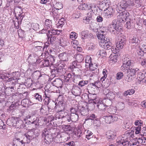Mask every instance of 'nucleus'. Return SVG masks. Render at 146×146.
Returning a JSON list of instances; mask_svg holds the SVG:
<instances>
[{
  "label": "nucleus",
  "mask_w": 146,
  "mask_h": 146,
  "mask_svg": "<svg viewBox=\"0 0 146 146\" xmlns=\"http://www.w3.org/2000/svg\"><path fill=\"white\" fill-rule=\"evenodd\" d=\"M59 42L60 46H64L66 45V41H65L64 39L62 37H61L60 38Z\"/></svg>",
  "instance_id": "13d9d810"
},
{
  "label": "nucleus",
  "mask_w": 146,
  "mask_h": 146,
  "mask_svg": "<svg viewBox=\"0 0 146 146\" xmlns=\"http://www.w3.org/2000/svg\"><path fill=\"white\" fill-rule=\"evenodd\" d=\"M78 34L75 32H72L70 34V38H72V40L76 38Z\"/></svg>",
  "instance_id": "5fc2aeb1"
},
{
  "label": "nucleus",
  "mask_w": 146,
  "mask_h": 146,
  "mask_svg": "<svg viewBox=\"0 0 146 146\" xmlns=\"http://www.w3.org/2000/svg\"><path fill=\"white\" fill-rule=\"evenodd\" d=\"M132 62V61L127 58H124L123 60V62L126 66L127 68H130V66L133 64Z\"/></svg>",
  "instance_id": "412c9836"
},
{
  "label": "nucleus",
  "mask_w": 146,
  "mask_h": 146,
  "mask_svg": "<svg viewBox=\"0 0 146 146\" xmlns=\"http://www.w3.org/2000/svg\"><path fill=\"white\" fill-rule=\"evenodd\" d=\"M123 76V74L122 72H118L116 76V79L120 80L121 79Z\"/></svg>",
  "instance_id": "0e129e2a"
},
{
  "label": "nucleus",
  "mask_w": 146,
  "mask_h": 146,
  "mask_svg": "<svg viewBox=\"0 0 146 146\" xmlns=\"http://www.w3.org/2000/svg\"><path fill=\"white\" fill-rule=\"evenodd\" d=\"M49 62L51 65H52L55 62V59L54 56L50 55L46 58Z\"/></svg>",
  "instance_id": "ea45409f"
},
{
  "label": "nucleus",
  "mask_w": 146,
  "mask_h": 146,
  "mask_svg": "<svg viewBox=\"0 0 146 146\" xmlns=\"http://www.w3.org/2000/svg\"><path fill=\"white\" fill-rule=\"evenodd\" d=\"M58 57L61 61L66 62L68 61L70 58H73V57L69 53L66 52L60 54L58 55Z\"/></svg>",
  "instance_id": "0eeeda50"
},
{
  "label": "nucleus",
  "mask_w": 146,
  "mask_h": 146,
  "mask_svg": "<svg viewBox=\"0 0 146 146\" xmlns=\"http://www.w3.org/2000/svg\"><path fill=\"white\" fill-rule=\"evenodd\" d=\"M74 90L73 91V92H74V95L76 96H79L80 95V92L79 90V89L78 87H76L74 89Z\"/></svg>",
  "instance_id": "e2e57ef3"
},
{
  "label": "nucleus",
  "mask_w": 146,
  "mask_h": 146,
  "mask_svg": "<svg viewBox=\"0 0 146 146\" xmlns=\"http://www.w3.org/2000/svg\"><path fill=\"white\" fill-rule=\"evenodd\" d=\"M51 21L49 19H46L45 22V26L48 29L49 28H50V26H51Z\"/></svg>",
  "instance_id": "de8ad7c7"
},
{
  "label": "nucleus",
  "mask_w": 146,
  "mask_h": 146,
  "mask_svg": "<svg viewBox=\"0 0 146 146\" xmlns=\"http://www.w3.org/2000/svg\"><path fill=\"white\" fill-rule=\"evenodd\" d=\"M117 19L118 21L119 22L121 23L122 22H124L125 20V18L123 17L122 14L120 13L119 15L117 16Z\"/></svg>",
  "instance_id": "09e8293b"
},
{
  "label": "nucleus",
  "mask_w": 146,
  "mask_h": 146,
  "mask_svg": "<svg viewBox=\"0 0 146 146\" xmlns=\"http://www.w3.org/2000/svg\"><path fill=\"white\" fill-rule=\"evenodd\" d=\"M135 77L132 76L131 75L127 74L126 79L128 82H130L133 80L134 79Z\"/></svg>",
  "instance_id": "6e6d98bb"
},
{
  "label": "nucleus",
  "mask_w": 146,
  "mask_h": 146,
  "mask_svg": "<svg viewBox=\"0 0 146 146\" xmlns=\"http://www.w3.org/2000/svg\"><path fill=\"white\" fill-rule=\"evenodd\" d=\"M106 10H104L105 12V15H107V14H108L109 13H112L114 12L113 10V8L112 7H110L109 6L106 8Z\"/></svg>",
  "instance_id": "473e14b6"
},
{
  "label": "nucleus",
  "mask_w": 146,
  "mask_h": 146,
  "mask_svg": "<svg viewBox=\"0 0 146 146\" xmlns=\"http://www.w3.org/2000/svg\"><path fill=\"white\" fill-rule=\"evenodd\" d=\"M141 0H127V2L130 6H134L137 7H139L141 5Z\"/></svg>",
  "instance_id": "9b49d317"
},
{
  "label": "nucleus",
  "mask_w": 146,
  "mask_h": 146,
  "mask_svg": "<svg viewBox=\"0 0 146 146\" xmlns=\"http://www.w3.org/2000/svg\"><path fill=\"white\" fill-rule=\"evenodd\" d=\"M97 54L98 55H100L102 57H105L106 55V50L103 49L99 50L97 52Z\"/></svg>",
  "instance_id": "58836bf2"
},
{
  "label": "nucleus",
  "mask_w": 146,
  "mask_h": 146,
  "mask_svg": "<svg viewBox=\"0 0 146 146\" xmlns=\"http://www.w3.org/2000/svg\"><path fill=\"white\" fill-rule=\"evenodd\" d=\"M55 8L56 9L59 10L62 8L63 7L62 3L60 2H57L55 5Z\"/></svg>",
  "instance_id": "052dcab7"
},
{
  "label": "nucleus",
  "mask_w": 146,
  "mask_h": 146,
  "mask_svg": "<svg viewBox=\"0 0 146 146\" xmlns=\"http://www.w3.org/2000/svg\"><path fill=\"white\" fill-rule=\"evenodd\" d=\"M31 27L35 30H37L39 29V25L38 23H33L31 24Z\"/></svg>",
  "instance_id": "864d4df0"
},
{
  "label": "nucleus",
  "mask_w": 146,
  "mask_h": 146,
  "mask_svg": "<svg viewBox=\"0 0 146 146\" xmlns=\"http://www.w3.org/2000/svg\"><path fill=\"white\" fill-rule=\"evenodd\" d=\"M79 114L80 113L83 116L87 115L88 113V109L83 107H82L80 110H79Z\"/></svg>",
  "instance_id": "bb28decb"
},
{
  "label": "nucleus",
  "mask_w": 146,
  "mask_h": 146,
  "mask_svg": "<svg viewBox=\"0 0 146 146\" xmlns=\"http://www.w3.org/2000/svg\"><path fill=\"white\" fill-rule=\"evenodd\" d=\"M25 137H24L23 141L24 143H29L31 140L34 138V136L33 131H29L25 135Z\"/></svg>",
  "instance_id": "6e6552de"
},
{
  "label": "nucleus",
  "mask_w": 146,
  "mask_h": 146,
  "mask_svg": "<svg viewBox=\"0 0 146 146\" xmlns=\"http://www.w3.org/2000/svg\"><path fill=\"white\" fill-rule=\"evenodd\" d=\"M106 137L109 141H111L114 140L116 137V133L112 131H108L106 133Z\"/></svg>",
  "instance_id": "ddd939ff"
},
{
  "label": "nucleus",
  "mask_w": 146,
  "mask_h": 146,
  "mask_svg": "<svg viewBox=\"0 0 146 146\" xmlns=\"http://www.w3.org/2000/svg\"><path fill=\"white\" fill-rule=\"evenodd\" d=\"M42 63V65L43 67H48L51 65L47 58L44 60Z\"/></svg>",
  "instance_id": "a19ab883"
},
{
  "label": "nucleus",
  "mask_w": 146,
  "mask_h": 146,
  "mask_svg": "<svg viewBox=\"0 0 146 146\" xmlns=\"http://www.w3.org/2000/svg\"><path fill=\"white\" fill-rule=\"evenodd\" d=\"M146 77V70H143L138 74L137 78L138 80L141 81Z\"/></svg>",
  "instance_id": "6ab92c4d"
},
{
  "label": "nucleus",
  "mask_w": 146,
  "mask_h": 146,
  "mask_svg": "<svg viewBox=\"0 0 146 146\" xmlns=\"http://www.w3.org/2000/svg\"><path fill=\"white\" fill-rule=\"evenodd\" d=\"M108 28L111 33L115 35L117 34L121 29V26L118 25L116 21L114 20L108 26Z\"/></svg>",
  "instance_id": "20e7f679"
},
{
  "label": "nucleus",
  "mask_w": 146,
  "mask_h": 146,
  "mask_svg": "<svg viewBox=\"0 0 146 146\" xmlns=\"http://www.w3.org/2000/svg\"><path fill=\"white\" fill-rule=\"evenodd\" d=\"M129 5L127 3H127L125 1H123L121 2V4L120 5L121 7H122L123 9L122 11H124L126 8L128 7V5Z\"/></svg>",
  "instance_id": "37998d69"
},
{
  "label": "nucleus",
  "mask_w": 146,
  "mask_h": 146,
  "mask_svg": "<svg viewBox=\"0 0 146 146\" xmlns=\"http://www.w3.org/2000/svg\"><path fill=\"white\" fill-rule=\"evenodd\" d=\"M17 127L20 128H23L25 126V124L23 120L18 119V121L17 123Z\"/></svg>",
  "instance_id": "c85d7f7f"
},
{
  "label": "nucleus",
  "mask_w": 146,
  "mask_h": 146,
  "mask_svg": "<svg viewBox=\"0 0 146 146\" xmlns=\"http://www.w3.org/2000/svg\"><path fill=\"white\" fill-rule=\"evenodd\" d=\"M126 42L125 39L121 36L118 39L117 42L116 43V47L118 49H122Z\"/></svg>",
  "instance_id": "9d476101"
},
{
  "label": "nucleus",
  "mask_w": 146,
  "mask_h": 146,
  "mask_svg": "<svg viewBox=\"0 0 146 146\" xmlns=\"http://www.w3.org/2000/svg\"><path fill=\"white\" fill-rule=\"evenodd\" d=\"M106 96L111 100H112L115 97V94L112 92H110L106 94Z\"/></svg>",
  "instance_id": "e433bc0d"
},
{
  "label": "nucleus",
  "mask_w": 146,
  "mask_h": 146,
  "mask_svg": "<svg viewBox=\"0 0 146 146\" xmlns=\"http://www.w3.org/2000/svg\"><path fill=\"white\" fill-rule=\"evenodd\" d=\"M72 75L71 73H69L66 76H64L65 78V82H71L72 80L74 82H75L76 81V78H79L80 75H75L74 77L72 78Z\"/></svg>",
  "instance_id": "f8f14e48"
},
{
  "label": "nucleus",
  "mask_w": 146,
  "mask_h": 146,
  "mask_svg": "<svg viewBox=\"0 0 146 146\" xmlns=\"http://www.w3.org/2000/svg\"><path fill=\"white\" fill-rule=\"evenodd\" d=\"M92 19V18L91 16L87 17L85 19L83 20V22L86 24H89L92 22L91 21Z\"/></svg>",
  "instance_id": "49530a36"
},
{
  "label": "nucleus",
  "mask_w": 146,
  "mask_h": 146,
  "mask_svg": "<svg viewBox=\"0 0 146 146\" xmlns=\"http://www.w3.org/2000/svg\"><path fill=\"white\" fill-rule=\"evenodd\" d=\"M86 66L87 68H88L87 66L91 64V58L89 56L87 57L85 59Z\"/></svg>",
  "instance_id": "c03bdc74"
},
{
  "label": "nucleus",
  "mask_w": 146,
  "mask_h": 146,
  "mask_svg": "<svg viewBox=\"0 0 146 146\" xmlns=\"http://www.w3.org/2000/svg\"><path fill=\"white\" fill-rule=\"evenodd\" d=\"M54 141L55 142L57 143L61 142L62 140L61 138V135H58L54 138Z\"/></svg>",
  "instance_id": "603ef678"
},
{
  "label": "nucleus",
  "mask_w": 146,
  "mask_h": 146,
  "mask_svg": "<svg viewBox=\"0 0 146 146\" xmlns=\"http://www.w3.org/2000/svg\"><path fill=\"white\" fill-rule=\"evenodd\" d=\"M110 57H111L110 61L111 62V63H115L117 62V56L115 55L113 56L112 57V56H110Z\"/></svg>",
  "instance_id": "8fccbe9b"
},
{
  "label": "nucleus",
  "mask_w": 146,
  "mask_h": 146,
  "mask_svg": "<svg viewBox=\"0 0 146 146\" xmlns=\"http://www.w3.org/2000/svg\"><path fill=\"white\" fill-rule=\"evenodd\" d=\"M64 104L62 101H59L58 102V104L56 106V107L58 108V111L60 113V115H63L62 114V111H64V106L63 105Z\"/></svg>",
  "instance_id": "f3484780"
},
{
  "label": "nucleus",
  "mask_w": 146,
  "mask_h": 146,
  "mask_svg": "<svg viewBox=\"0 0 146 146\" xmlns=\"http://www.w3.org/2000/svg\"><path fill=\"white\" fill-rule=\"evenodd\" d=\"M135 92V91L134 89H129L127 91H125L123 94V96H126L128 95H131L133 94Z\"/></svg>",
  "instance_id": "cd10ccee"
},
{
  "label": "nucleus",
  "mask_w": 146,
  "mask_h": 146,
  "mask_svg": "<svg viewBox=\"0 0 146 146\" xmlns=\"http://www.w3.org/2000/svg\"><path fill=\"white\" fill-rule=\"evenodd\" d=\"M90 29L93 31L95 32H98L99 31V26L96 23H93L90 25Z\"/></svg>",
  "instance_id": "a211bd4d"
},
{
  "label": "nucleus",
  "mask_w": 146,
  "mask_h": 146,
  "mask_svg": "<svg viewBox=\"0 0 146 146\" xmlns=\"http://www.w3.org/2000/svg\"><path fill=\"white\" fill-rule=\"evenodd\" d=\"M63 61L59 62V63L56 64L55 67H54L53 69H52L51 72L54 74H59L63 71L65 64Z\"/></svg>",
  "instance_id": "39448f33"
},
{
  "label": "nucleus",
  "mask_w": 146,
  "mask_h": 146,
  "mask_svg": "<svg viewBox=\"0 0 146 146\" xmlns=\"http://www.w3.org/2000/svg\"><path fill=\"white\" fill-rule=\"evenodd\" d=\"M102 73L103 76L101 78L100 81L102 82V85H103V82L105 81V79L107 77V74H108V72L106 69H104L103 70Z\"/></svg>",
  "instance_id": "a878e982"
},
{
  "label": "nucleus",
  "mask_w": 146,
  "mask_h": 146,
  "mask_svg": "<svg viewBox=\"0 0 146 146\" xmlns=\"http://www.w3.org/2000/svg\"><path fill=\"white\" fill-rule=\"evenodd\" d=\"M34 117H35L34 114L33 113H31L28 114V115H27L25 117V118L24 119L25 120H26L27 119H30L31 118H33L34 120L31 122V124H34L35 125V127H36L37 126H38V123L36 122V119L35 120V118H34Z\"/></svg>",
  "instance_id": "dca6fc26"
},
{
  "label": "nucleus",
  "mask_w": 146,
  "mask_h": 146,
  "mask_svg": "<svg viewBox=\"0 0 146 146\" xmlns=\"http://www.w3.org/2000/svg\"><path fill=\"white\" fill-rule=\"evenodd\" d=\"M48 33L50 36L52 35H59L60 32L58 30H55L53 29H50L48 31Z\"/></svg>",
  "instance_id": "b1692460"
},
{
  "label": "nucleus",
  "mask_w": 146,
  "mask_h": 146,
  "mask_svg": "<svg viewBox=\"0 0 146 146\" xmlns=\"http://www.w3.org/2000/svg\"><path fill=\"white\" fill-rule=\"evenodd\" d=\"M48 40H49L51 43H52L56 39V37L55 36H52L50 35H48Z\"/></svg>",
  "instance_id": "bf43d9fd"
},
{
  "label": "nucleus",
  "mask_w": 146,
  "mask_h": 146,
  "mask_svg": "<svg viewBox=\"0 0 146 146\" xmlns=\"http://www.w3.org/2000/svg\"><path fill=\"white\" fill-rule=\"evenodd\" d=\"M88 33V31H84L81 32L80 33V35H81L82 38L85 39L87 38Z\"/></svg>",
  "instance_id": "f704fd0d"
},
{
  "label": "nucleus",
  "mask_w": 146,
  "mask_h": 146,
  "mask_svg": "<svg viewBox=\"0 0 146 146\" xmlns=\"http://www.w3.org/2000/svg\"><path fill=\"white\" fill-rule=\"evenodd\" d=\"M97 106L100 110H104L106 108L105 104L101 103H99L97 105Z\"/></svg>",
  "instance_id": "a18cd8bd"
},
{
  "label": "nucleus",
  "mask_w": 146,
  "mask_h": 146,
  "mask_svg": "<svg viewBox=\"0 0 146 146\" xmlns=\"http://www.w3.org/2000/svg\"><path fill=\"white\" fill-rule=\"evenodd\" d=\"M63 115H60L59 118L66 119L68 122H76L78 119L79 117V114L76 113L75 114H70V115H67V112H63V113H62Z\"/></svg>",
  "instance_id": "7ed1b4c3"
},
{
  "label": "nucleus",
  "mask_w": 146,
  "mask_h": 146,
  "mask_svg": "<svg viewBox=\"0 0 146 146\" xmlns=\"http://www.w3.org/2000/svg\"><path fill=\"white\" fill-rule=\"evenodd\" d=\"M117 106L119 109L120 110H123L125 107V104L123 102L118 103Z\"/></svg>",
  "instance_id": "774afa93"
},
{
  "label": "nucleus",
  "mask_w": 146,
  "mask_h": 146,
  "mask_svg": "<svg viewBox=\"0 0 146 146\" xmlns=\"http://www.w3.org/2000/svg\"><path fill=\"white\" fill-rule=\"evenodd\" d=\"M135 124L136 126H138V127L141 126L142 125V121L140 120H136L135 122Z\"/></svg>",
  "instance_id": "338daca9"
},
{
  "label": "nucleus",
  "mask_w": 146,
  "mask_h": 146,
  "mask_svg": "<svg viewBox=\"0 0 146 146\" xmlns=\"http://www.w3.org/2000/svg\"><path fill=\"white\" fill-rule=\"evenodd\" d=\"M71 114H79V110L78 107L75 108L72 107L70 108Z\"/></svg>",
  "instance_id": "7c9ffc66"
},
{
  "label": "nucleus",
  "mask_w": 146,
  "mask_h": 146,
  "mask_svg": "<svg viewBox=\"0 0 146 146\" xmlns=\"http://www.w3.org/2000/svg\"><path fill=\"white\" fill-rule=\"evenodd\" d=\"M4 84L2 82H0V94H3L5 87H3Z\"/></svg>",
  "instance_id": "69168bd1"
},
{
  "label": "nucleus",
  "mask_w": 146,
  "mask_h": 146,
  "mask_svg": "<svg viewBox=\"0 0 146 146\" xmlns=\"http://www.w3.org/2000/svg\"><path fill=\"white\" fill-rule=\"evenodd\" d=\"M34 57V62H39V63L41 62V60L40 59H38V56L36 54L35 55V56H33L31 54L29 55V58L30 57Z\"/></svg>",
  "instance_id": "4d7b16f0"
},
{
  "label": "nucleus",
  "mask_w": 146,
  "mask_h": 146,
  "mask_svg": "<svg viewBox=\"0 0 146 146\" xmlns=\"http://www.w3.org/2000/svg\"><path fill=\"white\" fill-rule=\"evenodd\" d=\"M134 129H131L129 131L126 132L124 134V137H123L125 138L127 137L130 138V137L131 138H132L134 136Z\"/></svg>",
  "instance_id": "aec40b11"
},
{
  "label": "nucleus",
  "mask_w": 146,
  "mask_h": 146,
  "mask_svg": "<svg viewBox=\"0 0 146 146\" xmlns=\"http://www.w3.org/2000/svg\"><path fill=\"white\" fill-rule=\"evenodd\" d=\"M18 34L19 37L21 38H23L24 36V31L22 29H19L18 31Z\"/></svg>",
  "instance_id": "680f3d73"
},
{
  "label": "nucleus",
  "mask_w": 146,
  "mask_h": 146,
  "mask_svg": "<svg viewBox=\"0 0 146 146\" xmlns=\"http://www.w3.org/2000/svg\"><path fill=\"white\" fill-rule=\"evenodd\" d=\"M139 70V69L137 68H131L129 69L127 74H129L132 76L135 77L136 74Z\"/></svg>",
  "instance_id": "393cba45"
},
{
  "label": "nucleus",
  "mask_w": 146,
  "mask_h": 146,
  "mask_svg": "<svg viewBox=\"0 0 146 146\" xmlns=\"http://www.w3.org/2000/svg\"><path fill=\"white\" fill-rule=\"evenodd\" d=\"M35 98L39 102H41L42 100V98L41 96L38 93H36L35 95Z\"/></svg>",
  "instance_id": "3c124183"
},
{
  "label": "nucleus",
  "mask_w": 146,
  "mask_h": 146,
  "mask_svg": "<svg viewBox=\"0 0 146 146\" xmlns=\"http://www.w3.org/2000/svg\"><path fill=\"white\" fill-rule=\"evenodd\" d=\"M108 1L104 0L102 1H100L98 3V7L100 10H102L104 9H106L109 5Z\"/></svg>",
  "instance_id": "1a4fd4ad"
},
{
  "label": "nucleus",
  "mask_w": 146,
  "mask_h": 146,
  "mask_svg": "<svg viewBox=\"0 0 146 146\" xmlns=\"http://www.w3.org/2000/svg\"><path fill=\"white\" fill-rule=\"evenodd\" d=\"M76 60L78 62H82L84 59L83 56L80 54H78L76 56Z\"/></svg>",
  "instance_id": "72a5a7b5"
},
{
  "label": "nucleus",
  "mask_w": 146,
  "mask_h": 146,
  "mask_svg": "<svg viewBox=\"0 0 146 146\" xmlns=\"http://www.w3.org/2000/svg\"><path fill=\"white\" fill-rule=\"evenodd\" d=\"M42 136L44 142L47 144L51 143L53 140V137L48 133L47 129H45L42 132Z\"/></svg>",
  "instance_id": "423d86ee"
},
{
  "label": "nucleus",
  "mask_w": 146,
  "mask_h": 146,
  "mask_svg": "<svg viewBox=\"0 0 146 146\" xmlns=\"http://www.w3.org/2000/svg\"><path fill=\"white\" fill-rule=\"evenodd\" d=\"M88 83V80H81L79 82L78 85L82 87L87 85Z\"/></svg>",
  "instance_id": "79ce46f5"
},
{
  "label": "nucleus",
  "mask_w": 146,
  "mask_h": 146,
  "mask_svg": "<svg viewBox=\"0 0 146 146\" xmlns=\"http://www.w3.org/2000/svg\"><path fill=\"white\" fill-rule=\"evenodd\" d=\"M106 33H99L97 37L99 40V44L100 46L105 49L109 50L111 48V44L109 38L106 36Z\"/></svg>",
  "instance_id": "f03ea898"
},
{
  "label": "nucleus",
  "mask_w": 146,
  "mask_h": 146,
  "mask_svg": "<svg viewBox=\"0 0 146 146\" xmlns=\"http://www.w3.org/2000/svg\"><path fill=\"white\" fill-rule=\"evenodd\" d=\"M17 121L18 119H15L13 118H11L7 119V124L9 126L17 127Z\"/></svg>",
  "instance_id": "4468645a"
},
{
  "label": "nucleus",
  "mask_w": 146,
  "mask_h": 146,
  "mask_svg": "<svg viewBox=\"0 0 146 146\" xmlns=\"http://www.w3.org/2000/svg\"><path fill=\"white\" fill-rule=\"evenodd\" d=\"M90 69L91 71H94L96 69L98 68V65L96 63H91L88 66Z\"/></svg>",
  "instance_id": "c9c22d12"
},
{
  "label": "nucleus",
  "mask_w": 146,
  "mask_h": 146,
  "mask_svg": "<svg viewBox=\"0 0 146 146\" xmlns=\"http://www.w3.org/2000/svg\"><path fill=\"white\" fill-rule=\"evenodd\" d=\"M130 42L132 44H138L139 43L140 40L138 36L134 35L130 38Z\"/></svg>",
  "instance_id": "2eb2a0df"
},
{
  "label": "nucleus",
  "mask_w": 146,
  "mask_h": 146,
  "mask_svg": "<svg viewBox=\"0 0 146 146\" xmlns=\"http://www.w3.org/2000/svg\"><path fill=\"white\" fill-rule=\"evenodd\" d=\"M105 121L108 124H110L112 123V115L109 116H106L104 117Z\"/></svg>",
  "instance_id": "c756f323"
},
{
  "label": "nucleus",
  "mask_w": 146,
  "mask_h": 146,
  "mask_svg": "<svg viewBox=\"0 0 146 146\" xmlns=\"http://www.w3.org/2000/svg\"><path fill=\"white\" fill-rule=\"evenodd\" d=\"M14 90V87H7L6 88H5L4 93L3 94L4 95L5 94L7 96L10 95L12 94V92L13 90Z\"/></svg>",
  "instance_id": "4be33fe9"
},
{
  "label": "nucleus",
  "mask_w": 146,
  "mask_h": 146,
  "mask_svg": "<svg viewBox=\"0 0 146 146\" xmlns=\"http://www.w3.org/2000/svg\"><path fill=\"white\" fill-rule=\"evenodd\" d=\"M53 85L56 87L59 88L61 87L62 84V82L60 79H57L52 82Z\"/></svg>",
  "instance_id": "5701e85b"
},
{
  "label": "nucleus",
  "mask_w": 146,
  "mask_h": 146,
  "mask_svg": "<svg viewBox=\"0 0 146 146\" xmlns=\"http://www.w3.org/2000/svg\"><path fill=\"white\" fill-rule=\"evenodd\" d=\"M116 143H117V145L119 146H134L136 145L137 143V139L119 137L117 139Z\"/></svg>",
  "instance_id": "f257e3e1"
},
{
  "label": "nucleus",
  "mask_w": 146,
  "mask_h": 146,
  "mask_svg": "<svg viewBox=\"0 0 146 146\" xmlns=\"http://www.w3.org/2000/svg\"><path fill=\"white\" fill-rule=\"evenodd\" d=\"M45 98L44 99V104L48 105L49 103V100L50 99V95L49 94H46L45 93L44 94Z\"/></svg>",
  "instance_id": "4c0bfd02"
},
{
  "label": "nucleus",
  "mask_w": 146,
  "mask_h": 146,
  "mask_svg": "<svg viewBox=\"0 0 146 146\" xmlns=\"http://www.w3.org/2000/svg\"><path fill=\"white\" fill-rule=\"evenodd\" d=\"M78 8L79 9L84 10H88L89 8L87 4L84 3L80 5L78 7Z\"/></svg>",
  "instance_id": "2f4dec72"
}]
</instances>
